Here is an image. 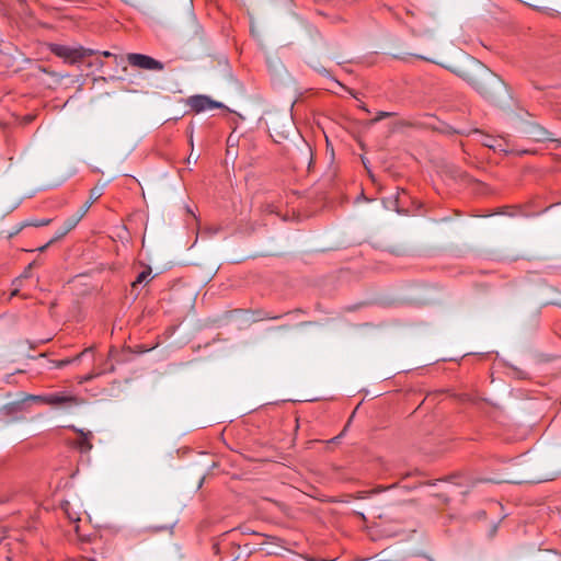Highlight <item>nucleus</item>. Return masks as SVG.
I'll return each instance as SVG.
<instances>
[{
	"instance_id": "1",
	"label": "nucleus",
	"mask_w": 561,
	"mask_h": 561,
	"mask_svg": "<svg viewBox=\"0 0 561 561\" xmlns=\"http://www.w3.org/2000/svg\"><path fill=\"white\" fill-rule=\"evenodd\" d=\"M456 73L486 99H492L503 87L501 78L476 59H470Z\"/></svg>"
},
{
	"instance_id": "2",
	"label": "nucleus",
	"mask_w": 561,
	"mask_h": 561,
	"mask_svg": "<svg viewBox=\"0 0 561 561\" xmlns=\"http://www.w3.org/2000/svg\"><path fill=\"white\" fill-rule=\"evenodd\" d=\"M48 49L57 57L61 58L66 64L75 65L80 62L88 56L94 55L96 51L82 46H67L61 44L50 43Z\"/></svg>"
},
{
	"instance_id": "3",
	"label": "nucleus",
	"mask_w": 561,
	"mask_h": 561,
	"mask_svg": "<svg viewBox=\"0 0 561 561\" xmlns=\"http://www.w3.org/2000/svg\"><path fill=\"white\" fill-rule=\"evenodd\" d=\"M126 59L128 64L134 68L151 71H162L164 69V65L161 61L148 55L129 53L127 54Z\"/></svg>"
},
{
	"instance_id": "4",
	"label": "nucleus",
	"mask_w": 561,
	"mask_h": 561,
	"mask_svg": "<svg viewBox=\"0 0 561 561\" xmlns=\"http://www.w3.org/2000/svg\"><path fill=\"white\" fill-rule=\"evenodd\" d=\"M187 105L195 113H203L214 108H222L225 105L220 102L211 100L209 96L204 94L192 95L187 99Z\"/></svg>"
},
{
	"instance_id": "5",
	"label": "nucleus",
	"mask_w": 561,
	"mask_h": 561,
	"mask_svg": "<svg viewBox=\"0 0 561 561\" xmlns=\"http://www.w3.org/2000/svg\"><path fill=\"white\" fill-rule=\"evenodd\" d=\"M33 399L53 407L78 404V399L75 396L68 393H49L45 396H35Z\"/></svg>"
},
{
	"instance_id": "6",
	"label": "nucleus",
	"mask_w": 561,
	"mask_h": 561,
	"mask_svg": "<svg viewBox=\"0 0 561 561\" xmlns=\"http://www.w3.org/2000/svg\"><path fill=\"white\" fill-rule=\"evenodd\" d=\"M526 135L528 136V138L538 142L556 140L554 138H552L551 133L549 130L537 124L529 125L526 129Z\"/></svg>"
},
{
	"instance_id": "7",
	"label": "nucleus",
	"mask_w": 561,
	"mask_h": 561,
	"mask_svg": "<svg viewBox=\"0 0 561 561\" xmlns=\"http://www.w3.org/2000/svg\"><path fill=\"white\" fill-rule=\"evenodd\" d=\"M520 465L522 466H526V468H525V476L520 480H517L516 481L517 483H520V482H541V481H546V480H551L552 479L548 474H542V473H539L536 470H534V468H533L534 466L528 465L527 460H525V459L520 460Z\"/></svg>"
},
{
	"instance_id": "8",
	"label": "nucleus",
	"mask_w": 561,
	"mask_h": 561,
	"mask_svg": "<svg viewBox=\"0 0 561 561\" xmlns=\"http://www.w3.org/2000/svg\"><path fill=\"white\" fill-rule=\"evenodd\" d=\"M104 191V185H96L90 190L89 199L83 204V206L79 209V211L84 216L92 204L96 202L102 195Z\"/></svg>"
},
{
	"instance_id": "9",
	"label": "nucleus",
	"mask_w": 561,
	"mask_h": 561,
	"mask_svg": "<svg viewBox=\"0 0 561 561\" xmlns=\"http://www.w3.org/2000/svg\"><path fill=\"white\" fill-rule=\"evenodd\" d=\"M79 434H80V436L76 442V447L81 453L90 451L92 449V444H91L92 433L91 432L83 433V431L80 430Z\"/></svg>"
},
{
	"instance_id": "10",
	"label": "nucleus",
	"mask_w": 561,
	"mask_h": 561,
	"mask_svg": "<svg viewBox=\"0 0 561 561\" xmlns=\"http://www.w3.org/2000/svg\"><path fill=\"white\" fill-rule=\"evenodd\" d=\"M84 216L78 210L75 215L70 216L69 218L66 219V221L64 222V229L67 231V232H70L79 222L80 220L83 218Z\"/></svg>"
},
{
	"instance_id": "11",
	"label": "nucleus",
	"mask_w": 561,
	"mask_h": 561,
	"mask_svg": "<svg viewBox=\"0 0 561 561\" xmlns=\"http://www.w3.org/2000/svg\"><path fill=\"white\" fill-rule=\"evenodd\" d=\"M150 276H151V268L150 267H147L146 270H144L142 272H140L136 278L135 282H133L131 286L133 287H136L137 285L139 284H142V283H146V282H149L150 280Z\"/></svg>"
},
{
	"instance_id": "12",
	"label": "nucleus",
	"mask_w": 561,
	"mask_h": 561,
	"mask_svg": "<svg viewBox=\"0 0 561 561\" xmlns=\"http://www.w3.org/2000/svg\"><path fill=\"white\" fill-rule=\"evenodd\" d=\"M51 222L50 218L30 219L23 222L22 227H44Z\"/></svg>"
},
{
	"instance_id": "13",
	"label": "nucleus",
	"mask_w": 561,
	"mask_h": 561,
	"mask_svg": "<svg viewBox=\"0 0 561 561\" xmlns=\"http://www.w3.org/2000/svg\"><path fill=\"white\" fill-rule=\"evenodd\" d=\"M92 348H85L83 352H81L79 355H77L76 357H72V358H67V359H62L58 363V367H65L71 363H75L77 360H79L82 356H84L87 353L91 352Z\"/></svg>"
},
{
	"instance_id": "14",
	"label": "nucleus",
	"mask_w": 561,
	"mask_h": 561,
	"mask_svg": "<svg viewBox=\"0 0 561 561\" xmlns=\"http://www.w3.org/2000/svg\"><path fill=\"white\" fill-rule=\"evenodd\" d=\"M31 267H32V265L30 264V265L27 266V268L24 271V273H23L19 278H16V279L13 282V285H14V286H18V285L21 283L22 278H26V277H28V276H30ZM18 293H19V287H15V288L12 290V293H11V297L16 296V295H18Z\"/></svg>"
},
{
	"instance_id": "15",
	"label": "nucleus",
	"mask_w": 561,
	"mask_h": 561,
	"mask_svg": "<svg viewBox=\"0 0 561 561\" xmlns=\"http://www.w3.org/2000/svg\"><path fill=\"white\" fill-rule=\"evenodd\" d=\"M69 505H70V504H69V502H65V503L62 504V510H64V511H65V513L67 514L68 518H69L70 520H72V522H78V520H80V518H79V516H78V514H77V513H72V512H70V510H69Z\"/></svg>"
},
{
	"instance_id": "16",
	"label": "nucleus",
	"mask_w": 561,
	"mask_h": 561,
	"mask_svg": "<svg viewBox=\"0 0 561 561\" xmlns=\"http://www.w3.org/2000/svg\"><path fill=\"white\" fill-rule=\"evenodd\" d=\"M387 553V550L382 551L381 554H382V558L380 559V561H403V556L401 554H397L396 557L394 556H391V557H388L386 556Z\"/></svg>"
},
{
	"instance_id": "17",
	"label": "nucleus",
	"mask_w": 561,
	"mask_h": 561,
	"mask_svg": "<svg viewBox=\"0 0 561 561\" xmlns=\"http://www.w3.org/2000/svg\"><path fill=\"white\" fill-rule=\"evenodd\" d=\"M67 233H68V232H67L64 228L59 229V230L55 233V236H54V237L48 241V244H53L54 242H56V241L60 240V239H61V238H64Z\"/></svg>"
},
{
	"instance_id": "18",
	"label": "nucleus",
	"mask_w": 561,
	"mask_h": 561,
	"mask_svg": "<svg viewBox=\"0 0 561 561\" xmlns=\"http://www.w3.org/2000/svg\"><path fill=\"white\" fill-rule=\"evenodd\" d=\"M483 145L492 149H495L499 146L497 140L492 137H486L485 140L483 141Z\"/></svg>"
},
{
	"instance_id": "19",
	"label": "nucleus",
	"mask_w": 561,
	"mask_h": 561,
	"mask_svg": "<svg viewBox=\"0 0 561 561\" xmlns=\"http://www.w3.org/2000/svg\"><path fill=\"white\" fill-rule=\"evenodd\" d=\"M392 115V113L390 112H378L377 116L374 118V122H379L383 118H387V117H390Z\"/></svg>"
},
{
	"instance_id": "20",
	"label": "nucleus",
	"mask_w": 561,
	"mask_h": 561,
	"mask_svg": "<svg viewBox=\"0 0 561 561\" xmlns=\"http://www.w3.org/2000/svg\"><path fill=\"white\" fill-rule=\"evenodd\" d=\"M34 119V115L27 114L23 117V124H30Z\"/></svg>"
},
{
	"instance_id": "21",
	"label": "nucleus",
	"mask_w": 561,
	"mask_h": 561,
	"mask_svg": "<svg viewBox=\"0 0 561 561\" xmlns=\"http://www.w3.org/2000/svg\"><path fill=\"white\" fill-rule=\"evenodd\" d=\"M50 244H48V242L46 244H44L43 247L38 248V251L39 252H44Z\"/></svg>"
},
{
	"instance_id": "22",
	"label": "nucleus",
	"mask_w": 561,
	"mask_h": 561,
	"mask_svg": "<svg viewBox=\"0 0 561 561\" xmlns=\"http://www.w3.org/2000/svg\"><path fill=\"white\" fill-rule=\"evenodd\" d=\"M100 54L102 56H104V57H111L112 56V54L110 51H107V50L101 51Z\"/></svg>"
},
{
	"instance_id": "23",
	"label": "nucleus",
	"mask_w": 561,
	"mask_h": 561,
	"mask_svg": "<svg viewBox=\"0 0 561 561\" xmlns=\"http://www.w3.org/2000/svg\"><path fill=\"white\" fill-rule=\"evenodd\" d=\"M187 161H188V162H190V161H195V162H196V161H197V157H196V158H192V154H191V156L187 158Z\"/></svg>"
},
{
	"instance_id": "24",
	"label": "nucleus",
	"mask_w": 561,
	"mask_h": 561,
	"mask_svg": "<svg viewBox=\"0 0 561 561\" xmlns=\"http://www.w3.org/2000/svg\"><path fill=\"white\" fill-rule=\"evenodd\" d=\"M187 161H188V162H190V161H195V162H196V161H197V157H196V158H192V154H191V156L187 158Z\"/></svg>"
},
{
	"instance_id": "25",
	"label": "nucleus",
	"mask_w": 561,
	"mask_h": 561,
	"mask_svg": "<svg viewBox=\"0 0 561 561\" xmlns=\"http://www.w3.org/2000/svg\"><path fill=\"white\" fill-rule=\"evenodd\" d=\"M187 161H188V162H190V161H195V162H196V161H197V157H196V158H192V154H191V156L187 158Z\"/></svg>"
},
{
	"instance_id": "26",
	"label": "nucleus",
	"mask_w": 561,
	"mask_h": 561,
	"mask_svg": "<svg viewBox=\"0 0 561 561\" xmlns=\"http://www.w3.org/2000/svg\"><path fill=\"white\" fill-rule=\"evenodd\" d=\"M192 134H193V129L191 130V135H192ZM190 144H191V146L193 147V138H192V137H191V139H190Z\"/></svg>"
},
{
	"instance_id": "27",
	"label": "nucleus",
	"mask_w": 561,
	"mask_h": 561,
	"mask_svg": "<svg viewBox=\"0 0 561 561\" xmlns=\"http://www.w3.org/2000/svg\"><path fill=\"white\" fill-rule=\"evenodd\" d=\"M278 318H279V316L271 317V319H273V320H276V319H278Z\"/></svg>"
}]
</instances>
